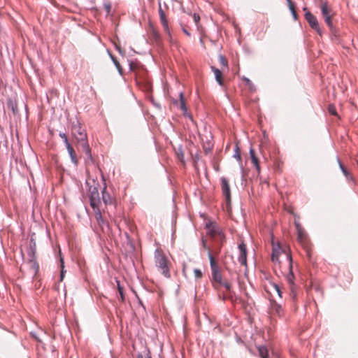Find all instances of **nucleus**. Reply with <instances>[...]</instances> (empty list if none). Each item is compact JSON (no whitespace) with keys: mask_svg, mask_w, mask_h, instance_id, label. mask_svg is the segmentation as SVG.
<instances>
[{"mask_svg":"<svg viewBox=\"0 0 358 358\" xmlns=\"http://www.w3.org/2000/svg\"><path fill=\"white\" fill-rule=\"evenodd\" d=\"M257 350L259 352V355L261 358H269L268 357V349L263 345L258 346Z\"/></svg>","mask_w":358,"mask_h":358,"instance_id":"18","label":"nucleus"},{"mask_svg":"<svg viewBox=\"0 0 358 358\" xmlns=\"http://www.w3.org/2000/svg\"><path fill=\"white\" fill-rule=\"evenodd\" d=\"M59 136L64 140L65 145L69 143L67 136L64 133H60Z\"/></svg>","mask_w":358,"mask_h":358,"instance_id":"31","label":"nucleus"},{"mask_svg":"<svg viewBox=\"0 0 358 358\" xmlns=\"http://www.w3.org/2000/svg\"><path fill=\"white\" fill-rule=\"evenodd\" d=\"M328 111L329 113L335 116H338V113L336 109V107L334 105H329L328 107Z\"/></svg>","mask_w":358,"mask_h":358,"instance_id":"25","label":"nucleus"},{"mask_svg":"<svg viewBox=\"0 0 358 358\" xmlns=\"http://www.w3.org/2000/svg\"><path fill=\"white\" fill-rule=\"evenodd\" d=\"M283 255L286 260L289 263V273L286 276V279L287 282L289 285V289L291 292V296L293 299L296 296V291L295 286L294 284V275L292 272V258L291 255L286 251V250L282 249L281 246L278 244L276 246L273 245V252L271 255V259L273 262H279V258L280 256Z\"/></svg>","mask_w":358,"mask_h":358,"instance_id":"1","label":"nucleus"},{"mask_svg":"<svg viewBox=\"0 0 358 358\" xmlns=\"http://www.w3.org/2000/svg\"><path fill=\"white\" fill-rule=\"evenodd\" d=\"M208 151H210L212 150V148L211 146L210 145L209 148H208Z\"/></svg>","mask_w":358,"mask_h":358,"instance_id":"45","label":"nucleus"},{"mask_svg":"<svg viewBox=\"0 0 358 358\" xmlns=\"http://www.w3.org/2000/svg\"><path fill=\"white\" fill-rule=\"evenodd\" d=\"M296 227L297 229V240L306 250L307 256L310 258L311 251L308 236L299 224H296Z\"/></svg>","mask_w":358,"mask_h":358,"instance_id":"5","label":"nucleus"},{"mask_svg":"<svg viewBox=\"0 0 358 358\" xmlns=\"http://www.w3.org/2000/svg\"><path fill=\"white\" fill-rule=\"evenodd\" d=\"M110 57H111V58H112V59L113 61V63L115 65V66L116 67H121V66L120 65V63L118 62V61L115 58L112 57L111 55H110Z\"/></svg>","mask_w":358,"mask_h":358,"instance_id":"36","label":"nucleus"},{"mask_svg":"<svg viewBox=\"0 0 358 358\" xmlns=\"http://www.w3.org/2000/svg\"><path fill=\"white\" fill-rule=\"evenodd\" d=\"M217 82L220 85H224V79L222 77V72L219 69H213Z\"/></svg>","mask_w":358,"mask_h":358,"instance_id":"17","label":"nucleus"},{"mask_svg":"<svg viewBox=\"0 0 358 358\" xmlns=\"http://www.w3.org/2000/svg\"><path fill=\"white\" fill-rule=\"evenodd\" d=\"M118 69V71H119V73H120V74H122L123 69L120 68V69Z\"/></svg>","mask_w":358,"mask_h":358,"instance_id":"44","label":"nucleus"},{"mask_svg":"<svg viewBox=\"0 0 358 358\" xmlns=\"http://www.w3.org/2000/svg\"><path fill=\"white\" fill-rule=\"evenodd\" d=\"M287 4H288L289 8L294 6V3L292 2V0H287Z\"/></svg>","mask_w":358,"mask_h":358,"instance_id":"39","label":"nucleus"},{"mask_svg":"<svg viewBox=\"0 0 358 358\" xmlns=\"http://www.w3.org/2000/svg\"><path fill=\"white\" fill-rule=\"evenodd\" d=\"M177 155H178V159L181 161V162H183V158H184V155H183V153L182 152V151H178L177 152Z\"/></svg>","mask_w":358,"mask_h":358,"instance_id":"35","label":"nucleus"},{"mask_svg":"<svg viewBox=\"0 0 358 358\" xmlns=\"http://www.w3.org/2000/svg\"><path fill=\"white\" fill-rule=\"evenodd\" d=\"M303 10L306 11L304 17L306 20L308 22L310 27L315 29L320 35H321V31L319 27L318 21L315 16H314L307 8L304 7Z\"/></svg>","mask_w":358,"mask_h":358,"instance_id":"6","label":"nucleus"},{"mask_svg":"<svg viewBox=\"0 0 358 358\" xmlns=\"http://www.w3.org/2000/svg\"><path fill=\"white\" fill-rule=\"evenodd\" d=\"M116 282L117 284V289H118V292H119V294L120 296L121 301H124V293H123V287L120 285L119 280H117Z\"/></svg>","mask_w":358,"mask_h":358,"instance_id":"24","label":"nucleus"},{"mask_svg":"<svg viewBox=\"0 0 358 358\" xmlns=\"http://www.w3.org/2000/svg\"><path fill=\"white\" fill-rule=\"evenodd\" d=\"M221 189H222V194L224 196L227 203H230V202H231L230 186H229V180L224 177H222L221 178Z\"/></svg>","mask_w":358,"mask_h":358,"instance_id":"8","label":"nucleus"},{"mask_svg":"<svg viewBox=\"0 0 358 358\" xmlns=\"http://www.w3.org/2000/svg\"><path fill=\"white\" fill-rule=\"evenodd\" d=\"M194 275L196 278L200 279L202 278V272L200 269L196 268L194 270Z\"/></svg>","mask_w":358,"mask_h":358,"instance_id":"29","label":"nucleus"},{"mask_svg":"<svg viewBox=\"0 0 358 358\" xmlns=\"http://www.w3.org/2000/svg\"><path fill=\"white\" fill-rule=\"evenodd\" d=\"M243 80L245 83L246 85H248L249 87L250 90H255V87H254L252 82L248 78L243 77Z\"/></svg>","mask_w":358,"mask_h":358,"instance_id":"26","label":"nucleus"},{"mask_svg":"<svg viewBox=\"0 0 358 358\" xmlns=\"http://www.w3.org/2000/svg\"><path fill=\"white\" fill-rule=\"evenodd\" d=\"M103 8L106 10V15H110L112 8L111 3L110 1H105L103 3Z\"/></svg>","mask_w":358,"mask_h":358,"instance_id":"23","label":"nucleus"},{"mask_svg":"<svg viewBox=\"0 0 358 358\" xmlns=\"http://www.w3.org/2000/svg\"><path fill=\"white\" fill-rule=\"evenodd\" d=\"M271 310H272V313H275L278 316H281L282 314V307L280 305L277 304V303H273V304Z\"/></svg>","mask_w":358,"mask_h":358,"instance_id":"20","label":"nucleus"},{"mask_svg":"<svg viewBox=\"0 0 358 358\" xmlns=\"http://www.w3.org/2000/svg\"><path fill=\"white\" fill-rule=\"evenodd\" d=\"M90 201L91 207L94 210H96L97 214H99V204L101 201L98 189L96 187L90 189Z\"/></svg>","mask_w":358,"mask_h":358,"instance_id":"7","label":"nucleus"},{"mask_svg":"<svg viewBox=\"0 0 358 358\" xmlns=\"http://www.w3.org/2000/svg\"><path fill=\"white\" fill-rule=\"evenodd\" d=\"M212 280L213 285L215 288H217L215 283L218 285L222 284V274L220 273V268L212 271Z\"/></svg>","mask_w":358,"mask_h":358,"instance_id":"13","label":"nucleus"},{"mask_svg":"<svg viewBox=\"0 0 358 358\" xmlns=\"http://www.w3.org/2000/svg\"><path fill=\"white\" fill-rule=\"evenodd\" d=\"M273 288L275 289V291L276 292V293L278 294V295L281 298L282 297V292H281V290H280V287L277 285H273Z\"/></svg>","mask_w":358,"mask_h":358,"instance_id":"32","label":"nucleus"},{"mask_svg":"<svg viewBox=\"0 0 358 358\" xmlns=\"http://www.w3.org/2000/svg\"><path fill=\"white\" fill-rule=\"evenodd\" d=\"M94 213H95L96 218L97 221L99 223L103 222V219H102V215H101V210H99V214H97L98 213L96 212V210H94Z\"/></svg>","mask_w":358,"mask_h":358,"instance_id":"30","label":"nucleus"},{"mask_svg":"<svg viewBox=\"0 0 358 358\" xmlns=\"http://www.w3.org/2000/svg\"><path fill=\"white\" fill-rule=\"evenodd\" d=\"M155 264L159 271L166 278L170 277V262L161 249H157L155 252Z\"/></svg>","mask_w":358,"mask_h":358,"instance_id":"2","label":"nucleus"},{"mask_svg":"<svg viewBox=\"0 0 358 358\" xmlns=\"http://www.w3.org/2000/svg\"><path fill=\"white\" fill-rule=\"evenodd\" d=\"M147 358H150V357H147Z\"/></svg>","mask_w":358,"mask_h":358,"instance_id":"46","label":"nucleus"},{"mask_svg":"<svg viewBox=\"0 0 358 358\" xmlns=\"http://www.w3.org/2000/svg\"><path fill=\"white\" fill-rule=\"evenodd\" d=\"M331 9L328 7L327 3H324L321 6V13L323 17L331 16Z\"/></svg>","mask_w":358,"mask_h":358,"instance_id":"19","label":"nucleus"},{"mask_svg":"<svg viewBox=\"0 0 358 358\" xmlns=\"http://www.w3.org/2000/svg\"><path fill=\"white\" fill-rule=\"evenodd\" d=\"M221 252V246L215 247L213 251H209L208 258L210 260V265L211 271L219 268V265L215 260L214 255H218Z\"/></svg>","mask_w":358,"mask_h":358,"instance_id":"10","label":"nucleus"},{"mask_svg":"<svg viewBox=\"0 0 358 358\" xmlns=\"http://www.w3.org/2000/svg\"><path fill=\"white\" fill-rule=\"evenodd\" d=\"M221 252V246L215 247L213 251H209L208 258L210 260V265L211 271L219 268V265L215 260L214 255H218Z\"/></svg>","mask_w":358,"mask_h":358,"instance_id":"9","label":"nucleus"},{"mask_svg":"<svg viewBox=\"0 0 358 358\" xmlns=\"http://www.w3.org/2000/svg\"><path fill=\"white\" fill-rule=\"evenodd\" d=\"M159 15L160 17L161 23L163 26L164 31L171 36V33L169 28L168 21L166 17L165 12L163 10V9L161 7V4L159 3Z\"/></svg>","mask_w":358,"mask_h":358,"instance_id":"12","label":"nucleus"},{"mask_svg":"<svg viewBox=\"0 0 358 358\" xmlns=\"http://www.w3.org/2000/svg\"><path fill=\"white\" fill-rule=\"evenodd\" d=\"M292 16H293L294 19L296 20L297 19V16H298V15H297V14H296V11H295V12H293V13H292Z\"/></svg>","mask_w":358,"mask_h":358,"instance_id":"42","label":"nucleus"},{"mask_svg":"<svg viewBox=\"0 0 358 358\" xmlns=\"http://www.w3.org/2000/svg\"><path fill=\"white\" fill-rule=\"evenodd\" d=\"M339 165H340V167L343 171V173H344V175L348 178V176H349V173L348 171V170L342 165V164L339 162Z\"/></svg>","mask_w":358,"mask_h":358,"instance_id":"33","label":"nucleus"},{"mask_svg":"<svg viewBox=\"0 0 358 358\" xmlns=\"http://www.w3.org/2000/svg\"><path fill=\"white\" fill-rule=\"evenodd\" d=\"M203 246L208 251V253L209 252V251H211L210 248L206 245V241H203Z\"/></svg>","mask_w":358,"mask_h":358,"instance_id":"37","label":"nucleus"},{"mask_svg":"<svg viewBox=\"0 0 358 358\" xmlns=\"http://www.w3.org/2000/svg\"><path fill=\"white\" fill-rule=\"evenodd\" d=\"M102 200L106 205L111 204L113 203V198L106 191V187H104L102 191Z\"/></svg>","mask_w":358,"mask_h":358,"instance_id":"16","label":"nucleus"},{"mask_svg":"<svg viewBox=\"0 0 358 358\" xmlns=\"http://www.w3.org/2000/svg\"><path fill=\"white\" fill-rule=\"evenodd\" d=\"M61 267H62V269H61V273H60V280L62 281L64 280V273H65V271L64 269V266L63 259H61Z\"/></svg>","mask_w":358,"mask_h":358,"instance_id":"27","label":"nucleus"},{"mask_svg":"<svg viewBox=\"0 0 358 358\" xmlns=\"http://www.w3.org/2000/svg\"><path fill=\"white\" fill-rule=\"evenodd\" d=\"M327 24L331 28L333 27L332 21H331V15L323 17Z\"/></svg>","mask_w":358,"mask_h":358,"instance_id":"28","label":"nucleus"},{"mask_svg":"<svg viewBox=\"0 0 358 358\" xmlns=\"http://www.w3.org/2000/svg\"><path fill=\"white\" fill-rule=\"evenodd\" d=\"M66 148L68 150V152L70 155V157H71V162L76 165L77 166L78 164V159L77 157V155L73 149V148L72 147V145L69 143L66 145Z\"/></svg>","mask_w":358,"mask_h":358,"instance_id":"14","label":"nucleus"},{"mask_svg":"<svg viewBox=\"0 0 358 358\" xmlns=\"http://www.w3.org/2000/svg\"><path fill=\"white\" fill-rule=\"evenodd\" d=\"M71 131L77 143L83 148L86 153L90 156V149L87 143V137L85 129L78 123L73 125Z\"/></svg>","mask_w":358,"mask_h":358,"instance_id":"3","label":"nucleus"},{"mask_svg":"<svg viewBox=\"0 0 358 358\" xmlns=\"http://www.w3.org/2000/svg\"><path fill=\"white\" fill-rule=\"evenodd\" d=\"M221 285H222L227 289V291H230L231 287V285L230 283L227 282H222Z\"/></svg>","mask_w":358,"mask_h":358,"instance_id":"34","label":"nucleus"},{"mask_svg":"<svg viewBox=\"0 0 358 358\" xmlns=\"http://www.w3.org/2000/svg\"><path fill=\"white\" fill-rule=\"evenodd\" d=\"M287 4H288L289 8L294 6V3L292 2V0H287Z\"/></svg>","mask_w":358,"mask_h":358,"instance_id":"38","label":"nucleus"},{"mask_svg":"<svg viewBox=\"0 0 358 358\" xmlns=\"http://www.w3.org/2000/svg\"><path fill=\"white\" fill-rule=\"evenodd\" d=\"M206 234L215 241L219 243L220 245H222L224 242V234L220 227L215 222H209L206 225Z\"/></svg>","mask_w":358,"mask_h":358,"instance_id":"4","label":"nucleus"},{"mask_svg":"<svg viewBox=\"0 0 358 358\" xmlns=\"http://www.w3.org/2000/svg\"><path fill=\"white\" fill-rule=\"evenodd\" d=\"M238 262L243 266H247V248L244 243L238 245Z\"/></svg>","mask_w":358,"mask_h":358,"instance_id":"11","label":"nucleus"},{"mask_svg":"<svg viewBox=\"0 0 358 358\" xmlns=\"http://www.w3.org/2000/svg\"><path fill=\"white\" fill-rule=\"evenodd\" d=\"M218 60L220 62V64L222 66V67H227L228 66V62H227V59H226L225 57H224L223 55H219L218 57Z\"/></svg>","mask_w":358,"mask_h":358,"instance_id":"21","label":"nucleus"},{"mask_svg":"<svg viewBox=\"0 0 358 358\" xmlns=\"http://www.w3.org/2000/svg\"><path fill=\"white\" fill-rule=\"evenodd\" d=\"M250 155L252 163L255 165L257 171L259 172L260 166H259V160H258L257 157L255 155V150L252 148H250Z\"/></svg>","mask_w":358,"mask_h":358,"instance_id":"15","label":"nucleus"},{"mask_svg":"<svg viewBox=\"0 0 358 358\" xmlns=\"http://www.w3.org/2000/svg\"><path fill=\"white\" fill-rule=\"evenodd\" d=\"M182 31L184 32V34H185L187 36H190L191 34L188 31V30L187 29H185V27L182 28Z\"/></svg>","mask_w":358,"mask_h":358,"instance_id":"41","label":"nucleus"},{"mask_svg":"<svg viewBox=\"0 0 358 358\" xmlns=\"http://www.w3.org/2000/svg\"><path fill=\"white\" fill-rule=\"evenodd\" d=\"M180 108H181L182 110L186 111L187 108L185 106V99L182 93H180Z\"/></svg>","mask_w":358,"mask_h":358,"instance_id":"22","label":"nucleus"},{"mask_svg":"<svg viewBox=\"0 0 358 358\" xmlns=\"http://www.w3.org/2000/svg\"><path fill=\"white\" fill-rule=\"evenodd\" d=\"M289 8V10H290V11H291V13H292L293 12H295V11H296V10H295V6H294V7H291V8Z\"/></svg>","mask_w":358,"mask_h":358,"instance_id":"43","label":"nucleus"},{"mask_svg":"<svg viewBox=\"0 0 358 358\" xmlns=\"http://www.w3.org/2000/svg\"><path fill=\"white\" fill-rule=\"evenodd\" d=\"M200 20V17L199 15H196V14H194V20L196 23H197Z\"/></svg>","mask_w":358,"mask_h":358,"instance_id":"40","label":"nucleus"}]
</instances>
